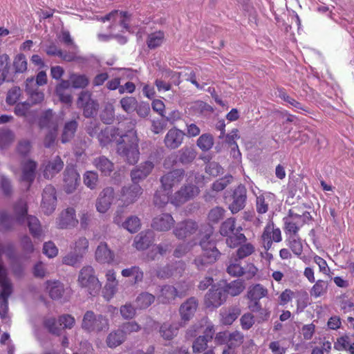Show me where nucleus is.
<instances>
[{"mask_svg":"<svg viewBox=\"0 0 354 354\" xmlns=\"http://www.w3.org/2000/svg\"><path fill=\"white\" fill-rule=\"evenodd\" d=\"M287 241L288 245L295 255L299 257L302 254L303 245L299 236H290Z\"/></svg>","mask_w":354,"mask_h":354,"instance_id":"obj_46","label":"nucleus"},{"mask_svg":"<svg viewBox=\"0 0 354 354\" xmlns=\"http://www.w3.org/2000/svg\"><path fill=\"white\" fill-rule=\"evenodd\" d=\"M129 332L121 331V326L117 330L109 334L106 338V344L110 348H115L120 345L126 339L127 333Z\"/></svg>","mask_w":354,"mask_h":354,"instance_id":"obj_28","label":"nucleus"},{"mask_svg":"<svg viewBox=\"0 0 354 354\" xmlns=\"http://www.w3.org/2000/svg\"><path fill=\"white\" fill-rule=\"evenodd\" d=\"M93 164L105 176H110L114 170L113 163L104 156L94 158Z\"/></svg>","mask_w":354,"mask_h":354,"instance_id":"obj_24","label":"nucleus"},{"mask_svg":"<svg viewBox=\"0 0 354 354\" xmlns=\"http://www.w3.org/2000/svg\"><path fill=\"white\" fill-rule=\"evenodd\" d=\"M21 180L28 184L29 188L33 183L36 177L37 162L33 160L28 159L21 162Z\"/></svg>","mask_w":354,"mask_h":354,"instance_id":"obj_16","label":"nucleus"},{"mask_svg":"<svg viewBox=\"0 0 354 354\" xmlns=\"http://www.w3.org/2000/svg\"><path fill=\"white\" fill-rule=\"evenodd\" d=\"M56 194V189L52 185H48L44 189L41 206L45 214L49 215L55 211L57 205Z\"/></svg>","mask_w":354,"mask_h":354,"instance_id":"obj_11","label":"nucleus"},{"mask_svg":"<svg viewBox=\"0 0 354 354\" xmlns=\"http://www.w3.org/2000/svg\"><path fill=\"white\" fill-rule=\"evenodd\" d=\"M176 298V287L171 285L163 286L158 295L159 302L162 304H171Z\"/></svg>","mask_w":354,"mask_h":354,"instance_id":"obj_26","label":"nucleus"},{"mask_svg":"<svg viewBox=\"0 0 354 354\" xmlns=\"http://www.w3.org/2000/svg\"><path fill=\"white\" fill-rule=\"evenodd\" d=\"M64 162L59 156L49 160L44 165L43 176L46 179H51L57 174L64 167Z\"/></svg>","mask_w":354,"mask_h":354,"instance_id":"obj_20","label":"nucleus"},{"mask_svg":"<svg viewBox=\"0 0 354 354\" xmlns=\"http://www.w3.org/2000/svg\"><path fill=\"white\" fill-rule=\"evenodd\" d=\"M82 257V254H79L76 251L71 252L63 257L62 263L65 265L75 266L80 262Z\"/></svg>","mask_w":354,"mask_h":354,"instance_id":"obj_57","label":"nucleus"},{"mask_svg":"<svg viewBox=\"0 0 354 354\" xmlns=\"http://www.w3.org/2000/svg\"><path fill=\"white\" fill-rule=\"evenodd\" d=\"M93 215L88 212L82 211L80 214V227L83 230H87L91 225Z\"/></svg>","mask_w":354,"mask_h":354,"instance_id":"obj_64","label":"nucleus"},{"mask_svg":"<svg viewBox=\"0 0 354 354\" xmlns=\"http://www.w3.org/2000/svg\"><path fill=\"white\" fill-rule=\"evenodd\" d=\"M43 326L52 335L60 336L62 333V328L57 325L55 317L45 318L43 321Z\"/></svg>","mask_w":354,"mask_h":354,"instance_id":"obj_41","label":"nucleus"},{"mask_svg":"<svg viewBox=\"0 0 354 354\" xmlns=\"http://www.w3.org/2000/svg\"><path fill=\"white\" fill-rule=\"evenodd\" d=\"M155 240V232L148 230L138 234L134 239V244L138 250H144L151 245Z\"/></svg>","mask_w":354,"mask_h":354,"instance_id":"obj_22","label":"nucleus"},{"mask_svg":"<svg viewBox=\"0 0 354 354\" xmlns=\"http://www.w3.org/2000/svg\"><path fill=\"white\" fill-rule=\"evenodd\" d=\"M241 230L242 228L239 227L236 230V232L227 236L226 243L230 248H236L246 241L245 236L239 232Z\"/></svg>","mask_w":354,"mask_h":354,"instance_id":"obj_39","label":"nucleus"},{"mask_svg":"<svg viewBox=\"0 0 354 354\" xmlns=\"http://www.w3.org/2000/svg\"><path fill=\"white\" fill-rule=\"evenodd\" d=\"M100 120L106 124H111L115 120V111L113 105L107 104L100 113Z\"/></svg>","mask_w":354,"mask_h":354,"instance_id":"obj_48","label":"nucleus"},{"mask_svg":"<svg viewBox=\"0 0 354 354\" xmlns=\"http://www.w3.org/2000/svg\"><path fill=\"white\" fill-rule=\"evenodd\" d=\"M83 181L87 187L94 189L99 183L98 174L96 171H87L83 176Z\"/></svg>","mask_w":354,"mask_h":354,"instance_id":"obj_45","label":"nucleus"},{"mask_svg":"<svg viewBox=\"0 0 354 354\" xmlns=\"http://www.w3.org/2000/svg\"><path fill=\"white\" fill-rule=\"evenodd\" d=\"M9 61L7 60L6 63L0 67V85L4 82H15L18 81L15 73H14L13 68H11Z\"/></svg>","mask_w":354,"mask_h":354,"instance_id":"obj_31","label":"nucleus"},{"mask_svg":"<svg viewBox=\"0 0 354 354\" xmlns=\"http://www.w3.org/2000/svg\"><path fill=\"white\" fill-rule=\"evenodd\" d=\"M227 272L232 277H241L244 275L243 267L240 264V261L238 259L230 260L229 265L227 267Z\"/></svg>","mask_w":354,"mask_h":354,"instance_id":"obj_44","label":"nucleus"},{"mask_svg":"<svg viewBox=\"0 0 354 354\" xmlns=\"http://www.w3.org/2000/svg\"><path fill=\"white\" fill-rule=\"evenodd\" d=\"M198 307V300L195 297H191L181 304L179 308L180 321L178 324L184 327L194 317Z\"/></svg>","mask_w":354,"mask_h":354,"instance_id":"obj_8","label":"nucleus"},{"mask_svg":"<svg viewBox=\"0 0 354 354\" xmlns=\"http://www.w3.org/2000/svg\"><path fill=\"white\" fill-rule=\"evenodd\" d=\"M154 298V296L151 294L142 292L137 297L135 301L136 308L139 309L148 308L153 301Z\"/></svg>","mask_w":354,"mask_h":354,"instance_id":"obj_42","label":"nucleus"},{"mask_svg":"<svg viewBox=\"0 0 354 354\" xmlns=\"http://www.w3.org/2000/svg\"><path fill=\"white\" fill-rule=\"evenodd\" d=\"M174 223V220L169 214H162L156 218V230L167 231Z\"/></svg>","mask_w":354,"mask_h":354,"instance_id":"obj_34","label":"nucleus"},{"mask_svg":"<svg viewBox=\"0 0 354 354\" xmlns=\"http://www.w3.org/2000/svg\"><path fill=\"white\" fill-rule=\"evenodd\" d=\"M122 227L130 233L133 234L140 229V221L137 216H131L124 223H122Z\"/></svg>","mask_w":354,"mask_h":354,"instance_id":"obj_43","label":"nucleus"},{"mask_svg":"<svg viewBox=\"0 0 354 354\" xmlns=\"http://www.w3.org/2000/svg\"><path fill=\"white\" fill-rule=\"evenodd\" d=\"M185 170L176 169L165 174L160 178L162 187L166 194H169L173 186L178 185L184 178Z\"/></svg>","mask_w":354,"mask_h":354,"instance_id":"obj_12","label":"nucleus"},{"mask_svg":"<svg viewBox=\"0 0 354 354\" xmlns=\"http://www.w3.org/2000/svg\"><path fill=\"white\" fill-rule=\"evenodd\" d=\"M227 340V347L229 348H235L243 342L244 335L241 332L236 330L229 334Z\"/></svg>","mask_w":354,"mask_h":354,"instance_id":"obj_49","label":"nucleus"},{"mask_svg":"<svg viewBox=\"0 0 354 354\" xmlns=\"http://www.w3.org/2000/svg\"><path fill=\"white\" fill-rule=\"evenodd\" d=\"M47 288L49 289V296L54 300L61 299L64 292V285L59 281L48 282Z\"/></svg>","mask_w":354,"mask_h":354,"instance_id":"obj_38","label":"nucleus"},{"mask_svg":"<svg viewBox=\"0 0 354 354\" xmlns=\"http://www.w3.org/2000/svg\"><path fill=\"white\" fill-rule=\"evenodd\" d=\"M99 142L102 146H106L111 142L118 145L119 156L129 165H134L139 160L138 138L136 131L130 129L125 133L120 134L119 129L107 127L100 130Z\"/></svg>","mask_w":354,"mask_h":354,"instance_id":"obj_1","label":"nucleus"},{"mask_svg":"<svg viewBox=\"0 0 354 354\" xmlns=\"http://www.w3.org/2000/svg\"><path fill=\"white\" fill-rule=\"evenodd\" d=\"M15 221L16 222L15 216L14 217L6 212L0 213V230L8 232L14 229Z\"/></svg>","mask_w":354,"mask_h":354,"instance_id":"obj_37","label":"nucleus"},{"mask_svg":"<svg viewBox=\"0 0 354 354\" xmlns=\"http://www.w3.org/2000/svg\"><path fill=\"white\" fill-rule=\"evenodd\" d=\"M199 192L200 190L197 186L192 184L185 185L175 193L171 203L176 206L181 205L194 198Z\"/></svg>","mask_w":354,"mask_h":354,"instance_id":"obj_9","label":"nucleus"},{"mask_svg":"<svg viewBox=\"0 0 354 354\" xmlns=\"http://www.w3.org/2000/svg\"><path fill=\"white\" fill-rule=\"evenodd\" d=\"M179 326L178 323L165 324L160 327L159 332L165 339L170 340L177 335Z\"/></svg>","mask_w":354,"mask_h":354,"instance_id":"obj_33","label":"nucleus"},{"mask_svg":"<svg viewBox=\"0 0 354 354\" xmlns=\"http://www.w3.org/2000/svg\"><path fill=\"white\" fill-rule=\"evenodd\" d=\"M247 189L245 185L240 184L234 190L226 191L224 195L225 203L232 214H236L245 206Z\"/></svg>","mask_w":354,"mask_h":354,"instance_id":"obj_6","label":"nucleus"},{"mask_svg":"<svg viewBox=\"0 0 354 354\" xmlns=\"http://www.w3.org/2000/svg\"><path fill=\"white\" fill-rule=\"evenodd\" d=\"M198 230V224L192 220H185L178 223L174 229V234L178 239H183Z\"/></svg>","mask_w":354,"mask_h":354,"instance_id":"obj_18","label":"nucleus"},{"mask_svg":"<svg viewBox=\"0 0 354 354\" xmlns=\"http://www.w3.org/2000/svg\"><path fill=\"white\" fill-rule=\"evenodd\" d=\"M81 326L88 333L106 332L109 328V322L106 316L87 310L83 316Z\"/></svg>","mask_w":354,"mask_h":354,"instance_id":"obj_5","label":"nucleus"},{"mask_svg":"<svg viewBox=\"0 0 354 354\" xmlns=\"http://www.w3.org/2000/svg\"><path fill=\"white\" fill-rule=\"evenodd\" d=\"M241 309L238 307H232L227 311L222 312L221 323L224 325H231L240 315Z\"/></svg>","mask_w":354,"mask_h":354,"instance_id":"obj_36","label":"nucleus"},{"mask_svg":"<svg viewBox=\"0 0 354 354\" xmlns=\"http://www.w3.org/2000/svg\"><path fill=\"white\" fill-rule=\"evenodd\" d=\"M77 127L78 123L75 120L66 122L61 136V142L66 143L71 141L75 136Z\"/></svg>","mask_w":354,"mask_h":354,"instance_id":"obj_27","label":"nucleus"},{"mask_svg":"<svg viewBox=\"0 0 354 354\" xmlns=\"http://www.w3.org/2000/svg\"><path fill=\"white\" fill-rule=\"evenodd\" d=\"M351 344V343L349 336L345 335L337 339V342L334 344V348L337 351H348Z\"/></svg>","mask_w":354,"mask_h":354,"instance_id":"obj_62","label":"nucleus"},{"mask_svg":"<svg viewBox=\"0 0 354 354\" xmlns=\"http://www.w3.org/2000/svg\"><path fill=\"white\" fill-rule=\"evenodd\" d=\"M232 180V176L231 175H226L213 183L212 189L216 192L222 191L231 183Z\"/></svg>","mask_w":354,"mask_h":354,"instance_id":"obj_59","label":"nucleus"},{"mask_svg":"<svg viewBox=\"0 0 354 354\" xmlns=\"http://www.w3.org/2000/svg\"><path fill=\"white\" fill-rule=\"evenodd\" d=\"M78 283L82 288H86L91 296L97 295L102 287L100 281L95 276L94 269L89 266H84L80 270Z\"/></svg>","mask_w":354,"mask_h":354,"instance_id":"obj_7","label":"nucleus"},{"mask_svg":"<svg viewBox=\"0 0 354 354\" xmlns=\"http://www.w3.org/2000/svg\"><path fill=\"white\" fill-rule=\"evenodd\" d=\"M209 342L204 337L198 336L194 339L192 344V350L194 353H200L207 348Z\"/></svg>","mask_w":354,"mask_h":354,"instance_id":"obj_61","label":"nucleus"},{"mask_svg":"<svg viewBox=\"0 0 354 354\" xmlns=\"http://www.w3.org/2000/svg\"><path fill=\"white\" fill-rule=\"evenodd\" d=\"M63 174L65 192L68 194L73 193L80 184V174L73 165H67Z\"/></svg>","mask_w":354,"mask_h":354,"instance_id":"obj_13","label":"nucleus"},{"mask_svg":"<svg viewBox=\"0 0 354 354\" xmlns=\"http://www.w3.org/2000/svg\"><path fill=\"white\" fill-rule=\"evenodd\" d=\"M12 68L14 73H15L19 80V75L26 72L28 69V62L25 55L19 53L15 57L12 63Z\"/></svg>","mask_w":354,"mask_h":354,"instance_id":"obj_30","label":"nucleus"},{"mask_svg":"<svg viewBox=\"0 0 354 354\" xmlns=\"http://www.w3.org/2000/svg\"><path fill=\"white\" fill-rule=\"evenodd\" d=\"M197 155V151L193 145H185L167 156L164 160L163 165L166 169L178 165L187 167L194 162Z\"/></svg>","mask_w":354,"mask_h":354,"instance_id":"obj_4","label":"nucleus"},{"mask_svg":"<svg viewBox=\"0 0 354 354\" xmlns=\"http://www.w3.org/2000/svg\"><path fill=\"white\" fill-rule=\"evenodd\" d=\"M39 126L41 129H58L57 122L54 117V114L52 110H46L42 113L39 119Z\"/></svg>","mask_w":354,"mask_h":354,"instance_id":"obj_25","label":"nucleus"},{"mask_svg":"<svg viewBox=\"0 0 354 354\" xmlns=\"http://www.w3.org/2000/svg\"><path fill=\"white\" fill-rule=\"evenodd\" d=\"M57 225L61 229L72 228L78 224V220L75 217V210L69 207L62 211L57 218Z\"/></svg>","mask_w":354,"mask_h":354,"instance_id":"obj_19","label":"nucleus"},{"mask_svg":"<svg viewBox=\"0 0 354 354\" xmlns=\"http://www.w3.org/2000/svg\"><path fill=\"white\" fill-rule=\"evenodd\" d=\"M214 137L210 133H203L199 136L196 141L197 147L203 151H208L214 145Z\"/></svg>","mask_w":354,"mask_h":354,"instance_id":"obj_40","label":"nucleus"},{"mask_svg":"<svg viewBox=\"0 0 354 354\" xmlns=\"http://www.w3.org/2000/svg\"><path fill=\"white\" fill-rule=\"evenodd\" d=\"M279 97H280L283 101L288 102L295 108L309 113L307 107L304 106L300 102H297L296 100L289 96L283 88L279 90Z\"/></svg>","mask_w":354,"mask_h":354,"instance_id":"obj_50","label":"nucleus"},{"mask_svg":"<svg viewBox=\"0 0 354 354\" xmlns=\"http://www.w3.org/2000/svg\"><path fill=\"white\" fill-rule=\"evenodd\" d=\"M160 80L169 81L175 85H178L180 83L179 73L169 68H164L160 71Z\"/></svg>","mask_w":354,"mask_h":354,"instance_id":"obj_47","label":"nucleus"},{"mask_svg":"<svg viewBox=\"0 0 354 354\" xmlns=\"http://www.w3.org/2000/svg\"><path fill=\"white\" fill-rule=\"evenodd\" d=\"M213 232L214 230L211 225H205L204 234L200 239L199 245L202 248L203 253L197 256L193 262L200 271L205 270L208 266L214 263L221 255V252L216 248V241L212 238Z\"/></svg>","mask_w":354,"mask_h":354,"instance_id":"obj_2","label":"nucleus"},{"mask_svg":"<svg viewBox=\"0 0 354 354\" xmlns=\"http://www.w3.org/2000/svg\"><path fill=\"white\" fill-rule=\"evenodd\" d=\"M235 218H230L222 223L220 227V233L223 236H227L231 234L234 233L235 230Z\"/></svg>","mask_w":354,"mask_h":354,"instance_id":"obj_51","label":"nucleus"},{"mask_svg":"<svg viewBox=\"0 0 354 354\" xmlns=\"http://www.w3.org/2000/svg\"><path fill=\"white\" fill-rule=\"evenodd\" d=\"M122 108L127 113H131L136 110L137 107V100L133 97H124L120 100Z\"/></svg>","mask_w":354,"mask_h":354,"instance_id":"obj_54","label":"nucleus"},{"mask_svg":"<svg viewBox=\"0 0 354 354\" xmlns=\"http://www.w3.org/2000/svg\"><path fill=\"white\" fill-rule=\"evenodd\" d=\"M114 195L115 192L113 187H107L103 189L96 201L97 210L100 213H105L110 208Z\"/></svg>","mask_w":354,"mask_h":354,"instance_id":"obj_17","label":"nucleus"},{"mask_svg":"<svg viewBox=\"0 0 354 354\" xmlns=\"http://www.w3.org/2000/svg\"><path fill=\"white\" fill-rule=\"evenodd\" d=\"M156 113L160 114L162 118H165L164 122H169L171 124H172L174 121V115L176 114L175 111H171L169 113V115H165V104L162 102V101L156 99Z\"/></svg>","mask_w":354,"mask_h":354,"instance_id":"obj_56","label":"nucleus"},{"mask_svg":"<svg viewBox=\"0 0 354 354\" xmlns=\"http://www.w3.org/2000/svg\"><path fill=\"white\" fill-rule=\"evenodd\" d=\"M225 210L221 207L212 209L208 214V220L212 223H218L225 216Z\"/></svg>","mask_w":354,"mask_h":354,"instance_id":"obj_52","label":"nucleus"},{"mask_svg":"<svg viewBox=\"0 0 354 354\" xmlns=\"http://www.w3.org/2000/svg\"><path fill=\"white\" fill-rule=\"evenodd\" d=\"M153 168L152 162L146 161L131 171V178L133 184H138L151 173Z\"/></svg>","mask_w":354,"mask_h":354,"instance_id":"obj_21","label":"nucleus"},{"mask_svg":"<svg viewBox=\"0 0 354 354\" xmlns=\"http://www.w3.org/2000/svg\"><path fill=\"white\" fill-rule=\"evenodd\" d=\"M99 109V104L97 100H93L88 103L83 109V115L86 118H93L97 115Z\"/></svg>","mask_w":354,"mask_h":354,"instance_id":"obj_60","label":"nucleus"},{"mask_svg":"<svg viewBox=\"0 0 354 354\" xmlns=\"http://www.w3.org/2000/svg\"><path fill=\"white\" fill-rule=\"evenodd\" d=\"M223 288L225 290L226 297L227 295L235 297L240 295L245 289L244 281L238 279L227 283Z\"/></svg>","mask_w":354,"mask_h":354,"instance_id":"obj_29","label":"nucleus"},{"mask_svg":"<svg viewBox=\"0 0 354 354\" xmlns=\"http://www.w3.org/2000/svg\"><path fill=\"white\" fill-rule=\"evenodd\" d=\"M328 283L324 280H317L310 290L311 296L318 297L322 296L327 290Z\"/></svg>","mask_w":354,"mask_h":354,"instance_id":"obj_53","label":"nucleus"},{"mask_svg":"<svg viewBox=\"0 0 354 354\" xmlns=\"http://www.w3.org/2000/svg\"><path fill=\"white\" fill-rule=\"evenodd\" d=\"M91 93L88 91H82L80 93L77 100V106L83 109L88 103L93 100Z\"/></svg>","mask_w":354,"mask_h":354,"instance_id":"obj_58","label":"nucleus"},{"mask_svg":"<svg viewBox=\"0 0 354 354\" xmlns=\"http://www.w3.org/2000/svg\"><path fill=\"white\" fill-rule=\"evenodd\" d=\"M14 214L16 223L20 225L27 222L30 234L35 239H40L43 234V230L39 219L34 216L28 215L27 204L23 201L17 203L14 206Z\"/></svg>","mask_w":354,"mask_h":354,"instance_id":"obj_3","label":"nucleus"},{"mask_svg":"<svg viewBox=\"0 0 354 354\" xmlns=\"http://www.w3.org/2000/svg\"><path fill=\"white\" fill-rule=\"evenodd\" d=\"M254 252V247L252 243H245L241 245L236 250V256L234 259H238L239 261L243 259Z\"/></svg>","mask_w":354,"mask_h":354,"instance_id":"obj_55","label":"nucleus"},{"mask_svg":"<svg viewBox=\"0 0 354 354\" xmlns=\"http://www.w3.org/2000/svg\"><path fill=\"white\" fill-rule=\"evenodd\" d=\"M115 257L114 252L109 249L105 242H101L95 250V259L100 263H111Z\"/></svg>","mask_w":354,"mask_h":354,"instance_id":"obj_23","label":"nucleus"},{"mask_svg":"<svg viewBox=\"0 0 354 354\" xmlns=\"http://www.w3.org/2000/svg\"><path fill=\"white\" fill-rule=\"evenodd\" d=\"M185 135L184 131L176 127L171 128L165 136V147L170 150L178 149L183 144Z\"/></svg>","mask_w":354,"mask_h":354,"instance_id":"obj_15","label":"nucleus"},{"mask_svg":"<svg viewBox=\"0 0 354 354\" xmlns=\"http://www.w3.org/2000/svg\"><path fill=\"white\" fill-rule=\"evenodd\" d=\"M268 294V290L261 284H256L249 288L247 297L249 300H260Z\"/></svg>","mask_w":354,"mask_h":354,"instance_id":"obj_35","label":"nucleus"},{"mask_svg":"<svg viewBox=\"0 0 354 354\" xmlns=\"http://www.w3.org/2000/svg\"><path fill=\"white\" fill-rule=\"evenodd\" d=\"M226 298L225 290L214 285L205 296V304L207 308H218L225 301Z\"/></svg>","mask_w":354,"mask_h":354,"instance_id":"obj_10","label":"nucleus"},{"mask_svg":"<svg viewBox=\"0 0 354 354\" xmlns=\"http://www.w3.org/2000/svg\"><path fill=\"white\" fill-rule=\"evenodd\" d=\"M71 87L75 89L85 88L90 82L89 78L84 74L72 73L69 75Z\"/></svg>","mask_w":354,"mask_h":354,"instance_id":"obj_32","label":"nucleus"},{"mask_svg":"<svg viewBox=\"0 0 354 354\" xmlns=\"http://www.w3.org/2000/svg\"><path fill=\"white\" fill-rule=\"evenodd\" d=\"M21 95V90L20 88L18 86H15L10 88L6 96V101L7 104L10 105L15 104L17 100H19V97Z\"/></svg>","mask_w":354,"mask_h":354,"instance_id":"obj_63","label":"nucleus"},{"mask_svg":"<svg viewBox=\"0 0 354 354\" xmlns=\"http://www.w3.org/2000/svg\"><path fill=\"white\" fill-rule=\"evenodd\" d=\"M142 190L139 184L124 186L121 189L119 201H121L122 206L127 207L137 201L142 194Z\"/></svg>","mask_w":354,"mask_h":354,"instance_id":"obj_14","label":"nucleus"}]
</instances>
